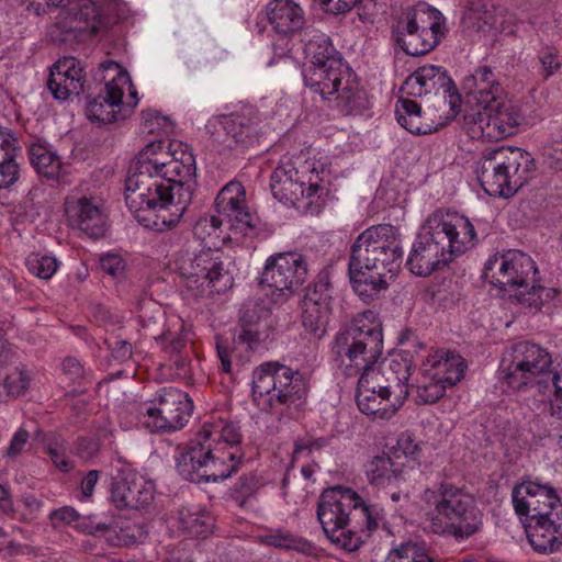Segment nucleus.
<instances>
[{"mask_svg": "<svg viewBox=\"0 0 562 562\" xmlns=\"http://www.w3.org/2000/svg\"><path fill=\"white\" fill-rule=\"evenodd\" d=\"M266 16L279 35L302 32L306 24L303 9L293 0H271L266 5Z\"/></svg>", "mask_w": 562, "mask_h": 562, "instance_id": "c756f323", "label": "nucleus"}, {"mask_svg": "<svg viewBox=\"0 0 562 562\" xmlns=\"http://www.w3.org/2000/svg\"><path fill=\"white\" fill-rule=\"evenodd\" d=\"M541 75L544 80L549 79L561 68L559 52L552 47H546L539 55Z\"/></svg>", "mask_w": 562, "mask_h": 562, "instance_id": "6e6d98bb", "label": "nucleus"}, {"mask_svg": "<svg viewBox=\"0 0 562 562\" xmlns=\"http://www.w3.org/2000/svg\"><path fill=\"white\" fill-rule=\"evenodd\" d=\"M423 501L428 507L423 524L429 533L463 541L483 530L484 514L465 487L442 481L425 490Z\"/></svg>", "mask_w": 562, "mask_h": 562, "instance_id": "423d86ee", "label": "nucleus"}, {"mask_svg": "<svg viewBox=\"0 0 562 562\" xmlns=\"http://www.w3.org/2000/svg\"><path fill=\"white\" fill-rule=\"evenodd\" d=\"M273 196L301 212L318 214L325 206L328 188L315 162L305 161L300 168L288 161L271 175Z\"/></svg>", "mask_w": 562, "mask_h": 562, "instance_id": "6e6552de", "label": "nucleus"}, {"mask_svg": "<svg viewBox=\"0 0 562 562\" xmlns=\"http://www.w3.org/2000/svg\"><path fill=\"white\" fill-rule=\"evenodd\" d=\"M193 411L189 395L176 387H164L144 405L140 423L150 432H171L184 427Z\"/></svg>", "mask_w": 562, "mask_h": 562, "instance_id": "ddd939ff", "label": "nucleus"}, {"mask_svg": "<svg viewBox=\"0 0 562 562\" xmlns=\"http://www.w3.org/2000/svg\"><path fill=\"white\" fill-rule=\"evenodd\" d=\"M45 451L59 471L67 473L74 469L72 462L66 454L65 439L60 435L54 432L47 435Z\"/></svg>", "mask_w": 562, "mask_h": 562, "instance_id": "a18cd8bd", "label": "nucleus"}, {"mask_svg": "<svg viewBox=\"0 0 562 562\" xmlns=\"http://www.w3.org/2000/svg\"><path fill=\"white\" fill-rule=\"evenodd\" d=\"M16 149V138L8 128L0 127V161L15 157Z\"/></svg>", "mask_w": 562, "mask_h": 562, "instance_id": "0e129e2a", "label": "nucleus"}, {"mask_svg": "<svg viewBox=\"0 0 562 562\" xmlns=\"http://www.w3.org/2000/svg\"><path fill=\"white\" fill-rule=\"evenodd\" d=\"M554 397L551 400V415L562 419V368L553 374Z\"/></svg>", "mask_w": 562, "mask_h": 562, "instance_id": "69168bd1", "label": "nucleus"}, {"mask_svg": "<svg viewBox=\"0 0 562 562\" xmlns=\"http://www.w3.org/2000/svg\"><path fill=\"white\" fill-rule=\"evenodd\" d=\"M331 352L339 369L347 378H356L359 387L408 396V381L414 368L408 355H396L387 363L378 364L383 352L382 324L373 311L359 313L350 325L337 333Z\"/></svg>", "mask_w": 562, "mask_h": 562, "instance_id": "f257e3e1", "label": "nucleus"}, {"mask_svg": "<svg viewBox=\"0 0 562 562\" xmlns=\"http://www.w3.org/2000/svg\"><path fill=\"white\" fill-rule=\"evenodd\" d=\"M26 266L32 274L41 279H49L56 272L58 263L55 257L31 254L26 259Z\"/></svg>", "mask_w": 562, "mask_h": 562, "instance_id": "3c124183", "label": "nucleus"}, {"mask_svg": "<svg viewBox=\"0 0 562 562\" xmlns=\"http://www.w3.org/2000/svg\"><path fill=\"white\" fill-rule=\"evenodd\" d=\"M403 250L397 229L390 224L368 227L355 240L350 266L386 271L393 276L401 266Z\"/></svg>", "mask_w": 562, "mask_h": 562, "instance_id": "f8f14e48", "label": "nucleus"}, {"mask_svg": "<svg viewBox=\"0 0 562 562\" xmlns=\"http://www.w3.org/2000/svg\"><path fill=\"white\" fill-rule=\"evenodd\" d=\"M175 263L186 291L193 297L202 296L209 288L221 293L233 286L228 257L218 250L206 248L198 254L181 252Z\"/></svg>", "mask_w": 562, "mask_h": 562, "instance_id": "9b49d317", "label": "nucleus"}, {"mask_svg": "<svg viewBox=\"0 0 562 562\" xmlns=\"http://www.w3.org/2000/svg\"><path fill=\"white\" fill-rule=\"evenodd\" d=\"M537 272L532 258L519 250L495 254L488 258L484 267V277L494 286L502 290L508 288L527 289Z\"/></svg>", "mask_w": 562, "mask_h": 562, "instance_id": "f3484780", "label": "nucleus"}, {"mask_svg": "<svg viewBox=\"0 0 562 562\" xmlns=\"http://www.w3.org/2000/svg\"><path fill=\"white\" fill-rule=\"evenodd\" d=\"M468 85L473 89L467 93L468 109L481 110L502 98V87L487 66L479 67L468 79Z\"/></svg>", "mask_w": 562, "mask_h": 562, "instance_id": "473e14b6", "label": "nucleus"}, {"mask_svg": "<svg viewBox=\"0 0 562 562\" xmlns=\"http://www.w3.org/2000/svg\"><path fill=\"white\" fill-rule=\"evenodd\" d=\"M454 89L452 79L439 66L426 65L411 74L401 87L406 97L420 98L430 93L449 92Z\"/></svg>", "mask_w": 562, "mask_h": 562, "instance_id": "bb28decb", "label": "nucleus"}, {"mask_svg": "<svg viewBox=\"0 0 562 562\" xmlns=\"http://www.w3.org/2000/svg\"><path fill=\"white\" fill-rule=\"evenodd\" d=\"M215 212L231 231L247 235L258 226V217L246 199V189L239 181L226 183L215 198Z\"/></svg>", "mask_w": 562, "mask_h": 562, "instance_id": "aec40b11", "label": "nucleus"}, {"mask_svg": "<svg viewBox=\"0 0 562 562\" xmlns=\"http://www.w3.org/2000/svg\"><path fill=\"white\" fill-rule=\"evenodd\" d=\"M147 146L154 147L153 153L156 158L162 160L164 168L177 180L178 184L189 187L192 196L196 165L190 146L178 139L168 143L161 139L154 140L148 143Z\"/></svg>", "mask_w": 562, "mask_h": 562, "instance_id": "4be33fe9", "label": "nucleus"}, {"mask_svg": "<svg viewBox=\"0 0 562 562\" xmlns=\"http://www.w3.org/2000/svg\"><path fill=\"white\" fill-rule=\"evenodd\" d=\"M491 8L487 0H470L461 18L462 32L488 33L493 19Z\"/></svg>", "mask_w": 562, "mask_h": 562, "instance_id": "4c0bfd02", "label": "nucleus"}, {"mask_svg": "<svg viewBox=\"0 0 562 562\" xmlns=\"http://www.w3.org/2000/svg\"><path fill=\"white\" fill-rule=\"evenodd\" d=\"M255 398L268 396L273 413L301 406L308 393L307 379L299 371L279 362L260 364L252 374Z\"/></svg>", "mask_w": 562, "mask_h": 562, "instance_id": "1a4fd4ad", "label": "nucleus"}, {"mask_svg": "<svg viewBox=\"0 0 562 562\" xmlns=\"http://www.w3.org/2000/svg\"><path fill=\"white\" fill-rule=\"evenodd\" d=\"M155 484L132 469L121 471L111 488V502L117 509L138 510L154 501Z\"/></svg>", "mask_w": 562, "mask_h": 562, "instance_id": "b1692460", "label": "nucleus"}, {"mask_svg": "<svg viewBox=\"0 0 562 562\" xmlns=\"http://www.w3.org/2000/svg\"><path fill=\"white\" fill-rule=\"evenodd\" d=\"M100 68L105 72V85L98 97L88 100L86 113L91 122L111 124L132 112L137 104V91L132 87L127 71L116 61L105 60Z\"/></svg>", "mask_w": 562, "mask_h": 562, "instance_id": "9d476101", "label": "nucleus"}, {"mask_svg": "<svg viewBox=\"0 0 562 562\" xmlns=\"http://www.w3.org/2000/svg\"><path fill=\"white\" fill-rule=\"evenodd\" d=\"M510 361L503 360L499 370L502 381L512 390L532 383L537 376L548 372L551 355L537 344L520 341L513 346Z\"/></svg>", "mask_w": 562, "mask_h": 562, "instance_id": "dca6fc26", "label": "nucleus"}, {"mask_svg": "<svg viewBox=\"0 0 562 562\" xmlns=\"http://www.w3.org/2000/svg\"><path fill=\"white\" fill-rule=\"evenodd\" d=\"M361 0H319L325 11L341 14L351 11Z\"/></svg>", "mask_w": 562, "mask_h": 562, "instance_id": "338daca9", "label": "nucleus"}, {"mask_svg": "<svg viewBox=\"0 0 562 562\" xmlns=\"http://www.w3.org/2000/svg\"><path fill=\"white\" fill-rule=\"evenodd\" d=\"M193 333L180 318L169 322L168 327L156 339L159 340L162 351L168 359L166 367L175 369L178 378L184 379L191 372L189 344L192 342Z\"/></svg>", "mask_w": 562, "mask_h": 562, "instance_id": "393cba45", "label": "nucleus"}, {"mask_svg": "<svg viewBox=\"0 0 562 562\" xmlns=\"http://www.w3.org/2000/svg\"><path fill=\"white\" fill-rule=\"evenodd\" d=\"M307 277V262L301 254L280 252L266 260L260 282L291 295L306 282Z\"/></svg>", "mask_w": 562, "mask_h": 562, "instance_id": "412c9836", "label": "nucleus"}, {"mask_svg": "<svg viewBox=\"0 0 562 562\" xmlns=\"http://www.w3.org/2000/svg\"><path fill=\"white\" fill-rule=\"evenodd\" d=\"M403 464L394 461L387 454L374 457L366 468L369 483L375 486H385L400 481L403 477Z\"/></svg>", "mask_w": 562, "mask_h": 562, "instance_id": "e433bc0d", "label": "nucleus"}, {"mask_svg": "<svg viewBox=\"0 0 562 562\" xmlns=\"http://www.w3.org/2000/svg\"><path fill=\"white\" fill-rule=\"evenodd\" d=\"M390 272L367 269L362 267H351L349 265L350 282L355 293L366 303H370L380 297L389 288L386 280Z\"/></svg>", "mask_w": 562, "mask_h": 562, "instance_id": "f704fd0d", "label": "nucleus"}, {"mask_svg": "<svg viewBox=\"0 0 562 562\" xmlns=\"http://www.w3.org/2000/svg\"><path fill=\"white\" fill-rule=\"evenodd\" d=\"M446 387L441 381L434 379L428 384L417 386V397L425 404L435 403L443 396Z\"/></svg>", "mask_w": 562, "mask_h": 562, "instance_id": "4d7b16f0", "label": "nucleus"}, {"mask_svg": "<svg viewBox=\"0 0 562 562\" xmlns=\"http://www.w3.org/2000/svg\"><path fill=\"white\" fill-rule=\"evenodd\" d=\"M63 209L65 222L70 228L91 238L105 234L108 216L97 198L71 191L64 198Z\"/></svg>", "mask_w": 562, "mask_h": 562, "instance_id": "6ab92c4d", "label": "nucleus"}, {"mask_svg": "<svg viewBox=\"0 0 562 562\" xmlns=\"http://www.w3.org/2000/svg\"><path fill=\"white\" fill-rule=\"evenodd\" d=\"M393 35H445L447 19L442 12L426 1L400 7L392 14Z\"/></svg>", "mask_w": 562, "mask_h": 562, "instance_id": "a211bd4d", "label": "nucleus"}, {"mask_svg": "<svg viewBox=\"0 0 562 562\" xmlns=\"http://www.w3.org/2000/svg\"><path fill=\"white\" fill-rule=\"evenodd\" d=\"M304 299L315 301L316 304L324 302L325 305L331 307L333 285L328 273L322 272L317 276L314 284L307 288Z\"/></svg>", "mask_w": 562, "mask_h": 562, "instance_id": "8fccbe9b", "label": "nucleus"}, {"mask_svg": "<svg viewBox=\"0 0 562 562\" xmlns=\"http://www.w3.org/2000/svg\"><path fill=\"white\" fill-rule=\"evenodd\" d=\"M61 371L74 382H90L92 380L90 370H87L79 359L68 356L61 361Z\"/></svg>", "mask_w": 562, "mask_h": 562, "instance_id": "5fc2aeb1", "label": "nucleus"}, {"mask_svg": "<svg viewBox=\"0 0 562 562\" xmlns=\"http://www.w3.org/2000/svg\"><path fill=\"white\" fill-rule=\"evenodd\" d=\"M85 71L75 57L58 59L49 71L47 88L56 100L64 101L83 90Z\"/></svg>", "mask_w": 562, "mask_h": 562, "instance_id": "a878e982", "label": "nucleus"}, {"mask_svg": "<svg viewBox=\"0 0 562 562\" xmlns=\"http://www.w3.org/2000/svg\"><path fill=\"white\" fill-rule=\"evenodd\" d=\"M100 450L99 442L91 438H80L77 442V454L82 459H91L98 454Z\"/></svg>", "mask_w": 562, "mask_h": 562, "instance_id": "774afa93", "label": "nucleus"}, {"mask_svg": "<svg viewBox=\"0 0 562 562\" xmlns=\"http://www.w3.org/2000/svg\"><path fill=\"white\" fill-rule=\"evenodd\" d=\"M536 169V160L527 150L499 146L483 151L475 173L488 195L508 199L531 180Z\"/></svg>", "mask_w": 562, "mask_h": 562, "instance_id": "0eeeda50", "label": "nucleus"}, {"mask_svg": "<svg viewBox=\"0 0 562 562\" xmlns=\"http://www.w3.org/2000/svg\"><path fill=\"white\" fill-rule=\"evenodd\" d=\"M225 225L217 215L200 217L193 226V236L207 248L217 246L221 240V227Z\"/></svg>", "mask_w": 562, "mask_h": 562, "instance_id": "c03bdc74", "label": "nucleus"}, {"mask_svg": "<svg viewBox=\"0 0 562 562\" xmlns=\"http://www.w3.org/2000/svg\"><path fill=\"white\" fill-rule=\"evenodd\" d=\"M147 145L133 160L125 181V201L145 228L164 232L176 226L191 203L189 187H181Z\"/></svg>", "mask_w": 562, "mask_h": 562, "instance_id": "f03ea898", "label": "nucleus"}, {"mask_svg": "<svg viewBox=\"0 0 562 562\" xmlns=\"http://www.w3.org/2000/svg\"><path fill=\"white\" fill-rule=\"evenodd\" d=\"M178 522V528L182 533L194 539H205L214 529V519L210 514L192 512L189 508L179 510Z\"/></svg>", "mask_w": 562, "mask_h": 562, "instance_id": "58836bf2", "label": "nucleus"}, {"mask_svg": "<svg viewBox=\"0 0 562 562\" xmlns=\"http://www.w3.org/2000/svg\"><path fill=\"white\" fill-rule=\"evenodd\" d=\"M220 124L236 143L248 146L255 143L261 122L258 110L252 105H244L239 111L218 117Z\"/></svg>", "mask_w": 562, "mask_h": 562, "instance_id": "7c9ffc66", "label": "nucleus"}, {"mask_svg": "<svg viewBox=\"0 0 562 562\" xmlns=\"http://www.w3.org/2000/svg\"><path fill=\"white\" fill-rule=\"evenodd\" d=\"M317 518L327 538L349 552L358 550L381 521L378 510L351 488L335 486L322 493Z\"/></svg>", "mask_w": 562, "mask_h": 562, "instance_id": "39448f33", "label": "nucleus"}, {"mask_svg": "<svg viewBox=\"0 0 562 562\" xmlns=\"http://www.w3.org/2000/svg\"><path fill=\"white\" fill-rule=\"evenodd\" d=\"M307 60L303 69L305 85L324 100L335 102L344 114H360L370 105L358 76L344 61L329 37H311L304 44Z\"/></svg>", "mask_w": 562, "mask_h": 562, "instance_id": "20e7f679", "label": "nucleus"}, {"mask_svg": "<svg viewBox=\"0 0 562 562\" xmlns=\"http://www.w3.org/2000/svg\"><path fill=\"white\" fill-rule=\"evenodd\" d=\"M521 120L518 109L503 98L490 103L488 108L467 109L464 113V122L472 137L487 142H497L514 135Z\"/></svg>", "mask_w": 562, "mask_h": 562, "instance_id": "2eb2a0df", "label": "nucleus"}, {"mask_svg": "<svg viewBox=\"0 0 562 562\" xmlns=\"http://www.w3.org/2000/svg\"><path fill=\"white\" fill-rule=\"evenodd\" d=\"M356 402L359 411L374 420L391 419L404 404L401 391L393 398L391 394H382L359 386H357Z\"/></svg>", "mask_w": 562, "mask_h": 562, "instance_id": "72a5a7b5", "label": "nucleus"}, {"mask_svg": "<svg viewBox=\"0 0 562 562\" xmlns=\"http://www.w3.org/2000/svg\"><path fill=\"white\" fill-rule=\"evenodd\" d=\"M30 161L36 172L59 186L70 184L68 165L47 143L35 142L29 147Z\"/></svg>", "mask_w": 562, "mask_h": 562, "instance_id": "c85d7f7f", "label": "nucleus"}, {"mask_svg": "<svg viewBox=\"0 0 562 562\" xmlns=\"http://www.w3.org/2000/svg\"><path fill=\"white\" fill-rule=\"evenodd\" d=\"M327 445V440L325 438H312V437H302L297 438L294 441V449L292 459L296 460L303 452H313L323 449Z\"/></svg>", "mask_w": 562, "mask_h": 562, "instance_id": "052dcab7", "label": "nucleus"}, {"mask_svg": "<svg viewBox=\"0 0 562 562\" xmlns=\"http://www.w3.org/2000/svg\"><path fill=\"white\" fill-rule=\"evenodd\" d=\"M241 434L231 420L212 417L177 460L181 476L193 483L218 482L229 477L243 459Z\"/></svg>", "mask_w": 562, "mask_h": 562, "instance_id": "7ed1b4c3", "label": "nucleus"}, {"mask_svg": "<svg viewBox=\"0 0 562 562\" xmlns=\"http://www.w3.org/2000/svg\"><path fill=\"white\" fill-rule=\"evenodd\" d=\"M553 297V290L542 285H532L530 289L519 291L517 294L518 302L527 307L539 308L544 302Z\"/></svg>", "mask_w": 562, "mask_h": 562, "instance_id": "864d4df0", "label": "nucleus"}, {"mask_svg": "<svg viewBox=\"0 0 562 562\" xmlns=\"http://www.w3.org/2000/svg\"><path fill=\"white\" fill-rule=\"evenodd\" d=\"M31 373L24 364H19L5 373L3 387L9 396L18 397L29 390Z\"/></svg>", "mask_w": 562, "mask_h": 562, "instance_id": "49530a36", "label": "nucleus"}, {"mask_svg": "<svg viewBox=\"0 0 562 562\" xmlns=\"http://www.w3.org/2000/svg\"><path fill=\"white\" fill-rule=\"evenodd\" d=\"M262 485V480L257 474L252 472L244 473L231 488V495L239 505L243 506L246 501L252 497Z\"/></svg>", "mask_w": 562, "mask_h": 562, "instance_id": "de8ad7c7", "label": "nucleus"}, {"mask_svg": "<svg viewBox=\"0 0 562 562\" xmlns=\"http://www.w3.org/2000/svg\"><path fill=\"white\" fill-rule=\"evenodd\" d=\"M402 49L411 56H423L430 53L438 44V37H397Z\"/></svg>", "mask_w": 562, "mask_h": 562, "instance_id": "603ef678", "label": "nucleus"}, {"mask_svg": "<svg viewBox=\"0 0 562 562\" xmlns=\"http://www.w3.org/2000/svg\"><path fill=\"white\" fill-rule=\"evenodd\" d=\"M558 514L525 519V530L531 548L541 554L558 551L562 546V525Z\"/></svg>", "mask_w": 562, "mask_h": 562, "instance_id": "cd10ccee", "label": "nucleus"}, {"mask_svg": "<svg viewBox=\"0 0 562 562\" xmlns=\"http://www.w3.org/2000/svg\"><path fill=\"white\" fill-rule=\"evenodd\" d=\"M432 376L447 386L456 385L463 378L467 368L464 359L448 350H436L428 359Z\"/></svg>", "mask_w": 562, "mask_h": 562, "instance_id": "c9c22d12", "label": "nucleus"}, {"mask_svg": "<svg viewBox=\"0 0 562 562\" xmlns=\"http://www.w3.org/2000/svg\"><path fill=\"white\" fill-rule=\"evenodd\" d=\"M330 313L331 307L325 305L324 302L316 304L315 301L303 299L302 324L310 333L322 336L325 333Z\"/></svg>", "mask_w": 562, "mask_h": 562, "instance_id": "a19ab883", "label": "nucleus"}, {"mask_svg": "<svg viewBox=\"0 0 562 562\" xmlns=\"http://www.w3.org/2000/svg\"><path fill=\"white\" fill-rule=\"evenodd\" d=\"M446 255L442 248L436 246L420 233L414 243L406 265L414 274L427 277L453 260L448 259Z\"/></svg>", "mask_w": 562, "mask_h": 562, "instance_id": "2f4dec72", "label": "nucleus"}, {"mask_svg": "<svg viewBox=\"0 0 562 562\" xmlns=\"http://www.w3.org/2000/svg\"><path fill=\"white\" fill-rule=\"evenodd\" d=\"M30 432L24 428L20 427L12 436L10 443L4 451V456L10 459L19 457L26 448L30 441Z\"/></svg>", "mask_w": 562, "mask_h": 562, "instance_id": "bf43d9fd", "label": "nucleus"}, {"mask_svg": "<svg viewBox=\"0 0 562 562\" xmlns=\"http://www.w3.org/2000/svg\"><path fill=\"white\" fill-rule=\"evenodd\" d=\"M100 267L109 276L119 278L123 276L126 265L120 255L108 254L100 259Z\"/></svg>", "mask_w": 562, "mask_h": 562, "instance_id": "680f3d73", "label": "nucleus"}, {"mask_svg": "<svg viewBox=\"0 0 562 562\" xmlns=\"http://www.w3.org/2000/svg\"><path fill=\"white\" fill-rule=\"evenodd\" d=\"M422 234L442 248L448 259H454L471 249L476 237L474 226L467 217L441 210L428 216Z\"/></svg>", "mask_w": 562, "mask_h": 562, "instance_id": "4468645a", "label": "nucleus"}, {"mask_svg": "<svg viewBox=\"0 0 562 562\" xmlns=\"http://www.w3.org/2000/svg\"><path fill=\"white\" fill-rule=\"evenodd\" d=\"M385 562H435L423 543L406 541L393 547Z\"/></svg>", "mask_w": 562, "mask_h": 562, "instance_id": "37998d69", "label": "nucleus"}, {"mask_svg": "<svg viewBox=\"0 0 562 562\" xmlns=\"http://www.w3.org/2000/svg\"><path fill=\"white\" fill-rule=\"evenodd\" d=\"M423 441L417 440L414 434L405 431L397 439L398 450L406 457L417 460L420 457Z\"/></svg>", "mask_w": 562, "mask_h": 562, "instance_id": "13d9d810", "label": "nucleus"}, {"mask_svg": "<svg viewBox=\"0 0 562 562\" xmlns=\"http://www.w3.org/2000/svg\"><path fill=\"white\" fill-rule=\"evenodd\" d=\"M74 20L77 23L74 26V31L80 33H97L105 30L106 26V22L101 15L99 8L90 0L80 1Z\"/></svg>", "mask_w": 562, "mask_h": 562, "instance_id": "79ce46f5", "label": "nucleus"}, {"mask_svg": "<svg viewBox=\"0 0 562 562\" xmlns=\"http://www.w3.org/2000/svg\"><path fill=\"white\" fill-rule=\"evenodd\" d=\"M515 513L521 518H536L557 514L560 498L552 486L533 481H524L512 492Z\"/></svg>", "mask_w": 562, "mask_h": 562, "instance_id": "5701e85b", "label": "nucleus"}, {"mask_svg": "<svg viewBox=\"0 0 562 562\" xmlns=\"http://www.w3.org/2000/svg\"><path fill=\"white\" fill-rule=\"evenodd\" d=\"M19 167L15 157H11L3 162L0 161V189L12 186L18 180Z\"/></svg>", "mask_w": 562, "mask_h": 562, "instance_id": "e2e57ef3", "label": "nucleus"}, {"mask_svg": "<svg viewBox=\"0 0 562 562\" xmlns=\"http://www.w3.org/2000/svg\"><path fill=\"white\" fill-rule=\"evenodd\" d=\"M395 113L397 122L412 134L422 135L432 132V126L423 122L422 110L416 101L400 98Z\"/></svg>", "mask_w": 562, "mask_h": 562, "instance_id": "ea45409f", "label": "nucleus"}, {"mask_svg": "<svg viewBox=\"0 0 562 562\" xmlns=\"http://www.w3.org/2000/svg\"><path fill=\"white\" fill-rule=\"evenodd\" d=\"M266 542L276 548L293 549L300 552H307L312 547L307 540L283 530H276L267 535Z\"/></svg>", "mask_w": 562, "mask_h": 562, "instance_id": "09e8293b", "label": "nucleus"}]
</instances>
